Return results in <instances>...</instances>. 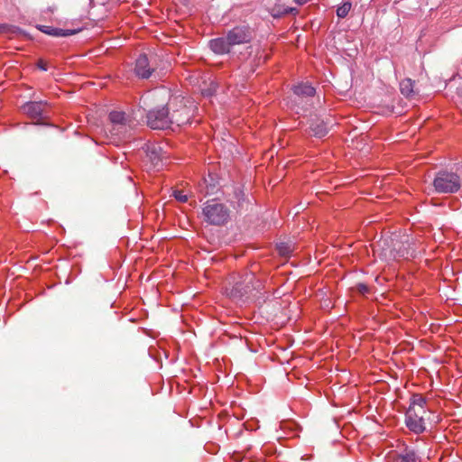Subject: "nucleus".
Instances as JSON below:
<instances>
[{
    "instance_id": "nucleus-1",
    "label": "nucleus",
    "mask_w": 462,
    "mask_h": 462,
    "mask_svg": "<svg viewBox=\"0 0 462 462\" xmlns=\"http://www.w3.org/2000/svg\"><path fill=\"white\" fill-rule=\"evenodd\" d=\"M169 106L171 108L172 125L178 126L189 123L195 109L193 101L180 96L171 97Z\"/></svg>"
},
{
    "instance_id": "nucleus-2",
    "label": "nucleus",
    "mask_w": 462,
    "mask_h": 462,
    "mask_svg": "<svg viewBox=\"0 0 462 462\" xmlns=\"http://www.w3.org/2000/svg\"><path fill=\"white\" fill-rule=\"evenodd\" d=\"M204 221L213 226H223L230 218V210L218 199H213L206 201L202 207Z\"/></svg>"
},
{
    "instance_id": "nucleus-3",
    "label": "nucleus",
    "mask_w": 462,
    "mask_h": 462,
    "mask_svg": "<svg viewBox=\"0 0 462 462\" xmlns=\"http://www.w3.org/2000/svg\"><path fill=\"white\" fill-rule=\"evenodd\" d=\"M433 185L439 193H455L461 187V180L457 173L442 171L436 175Z\"/></svg>"
},
{
    "instance_id": "nucleus-4",
    "label": "nucleus",
    "mask_w": 462,
    "mask_h": 462,
    "mask_svg": "<svg viewBox=\"0 0 462 462\" xmlns=\"http://www.w3.org/2000/svg\"><path fill=\"white\" fill-rule=\"evenodd\" d=\"M147 125L152 129H166L172 125L169 103L162 107L150 110L146 115Z\"/></svg>"
},
{
    "instance_id": "nucleus-5",
    "label": "nucleus",
    "mask_w": 462,
    "mask_h": 462,
    "mask_svg": "<svg viewBox=\"0 0 462 462\" xmlns=\"http://www.w3.org/2000/svg\"><path fill=\"white\" fill-rule=\"evenodd\" d=\"M409 237L406 236L405 241L396 242L393 249H383L381 253V257L385 260H399L401 258L408 259L414 256V250H411Z\"/></svg>"
},
{
    "instance_id": "nucleus-6",
    "label": "nucleus",
    "mask_w": 462,
    "mask_h": 462,
    "mask_svg": "<svg viewBox=\"0 0 462 462\" xmlns=\"http://www.w3.org/2000/svg\"><path fill=\"white\" fill-rule=\"evenodd\" d=\"M109 120L112 124L111 134L117 136H125L131 129V119L123 111H111Z\"/></svg>"
},
{
    "instance_id": "nucleus-7",
    "label": "nucleus",
    "mask_w": 462,
    "mask_h": 462,
    "mask_svg": "<svg viewBox=\"0 0 462 462\" xmlns=\"http://www.w3.org/2000/svg\"><path fill=\"white\" fill-rule=\"evenodd\" d=\"M254 278L253 273H246L243 281L236 282L231 289H226L227 295L234 300H241L252 290L256 289L252 284Z\"/></svg>"
},
{
    "instance_id": "nucleus-8",
    "label": "nucleus",
    "mask_w": 462,
    "mask_h": 462,
    "mask_svg": "<svg viewBox=\"0 0 462 462\" xmlns=\"http://www.w3.org/2000/svg\"><path fill=\"white\" fill-rule=\"evenodd\" d=\"M232 45L248 43L253 39V31L247 25L236 26L226 34Z\"/></svg>"
},
{
    "instance_id": "nucleus-9",
    "label": "nucleus",
    "mask_w": 462,
    "mask_h": 462,
    "mask_svg": "<svg viewBox=\"0 0 462 462\" xmlns=\"http://www.w3.org/2000/svg\"><path fill=\"white\" fill-rule=\"evenodd\" d=\"M424 413L417 411L414 407L408 408L405 414V423L410 430L416 434L422 433L425 430Z\"/></svg>"
},
{
    "instance_id": "nucleus-10",
    "label": "nucleus",
    "mask_w": 462,
    "mask_h": 462,
    "mask_svg": "<svg viewBox=\"0 0 462 462\" xmlns=\"http://www.w3.org/2000/svg\"><path fill=\"white\" fill-rule=\"evenodd\" d=\"M155 70L154 60H149L145 54H141L136 61L134 72L141 79H148Z\"/></svg>"
},
{
    "instance_id": "nucleus-11",
    "label": "nucleus",
    "mask_w": 462,
    "mask_h": 462,
    "mask_svg": "<svg viewBox=\"0 0 462 462\" xmlns=\"http://www.w3.org/2000/svg\"><path fill=\"white\" fill-rule=\"evenodd\" d=\"M208 46L210 50L217 55L227 54L232 49V45L226 35L210 40Z\"/></svg>"
},
{
    "instance_id": "nucleus-12",
    "label": "nucleus",
    "mask_w": 462,
    "mask_h": 462,
    "mask_svg": "<svg viewBox=\"0 0 462 462\" xmlns=\"http://www.w3.org/2000/svg\"><path fill=\"white\" fill-rule=\"evenodd\" d=\"M145 152L153 167L159 170L162 166V147L157 143H147L145 145Z\"/></svg>"
},
{
    "instance_id": "nucleus-13",
    "label": "nucleus",
    "mask_w": 462,
    "mask_h": 462,
    "mask_svg": "<svg viewBox=\"0 0 462 462\" xmlns=\"http://www.w3.org/2000/svg\"><path fill=\"white\" fill-rule=\"evenodd\" d=\"M47 106L46 102H28L23 106V110L33 119H41L43 114V108Z\"/></svg>"
},
{
    "instance_id": "nucleus-14",
    "label": "nucleus",
    "mask_w": 462,
    "mask_h": 462,
    "mask_svg": "<svg viewBox=\"0 0 462 462\" xmlns=\"http://www.w3.org/2000/svg\"><path fill=\"white\" fill-rule=\"evenodd\" d=\"M38 29L41 32H42L48 35L54 36V37H67V36L72 35L76 32V31H73V30H64V29L55 28V27H51V26H48V25H39Z\"/></svg>"
},
{
    "instance_id": "nucleus-15",
    "label": "nucleus",
    "mask_w": 462,
    "mask_h": 462,
    "mask_svg": "<svg viewBox=\"0 0 462 462\" xmlns=\"http://www.w3.org/2000/svg\"><path fill=\"white\" fill-rule=\"evenodd\" d=\"M310 129L312 134L319 138L325 136L328 132V123L319 119L312 121Z\"/></svg>"
},
{
    "instance_id": "nucleus-16",
    "label": "nucleus",
    "mask_w": 462,
    "mask_h": 462,
    "mask_svg": "<svg viewBox=\"0 0 462 462\" xmlns=\"http://www.w3.org/2000/svg\"><path fill=\"white\" fill-rule=\"evenodd\" d=\"M418 456L416 452L409 448H405L403 451L397 454L394 457V462H417Z\"/></svg>"
},
{
    "instance_id": "nucleus-17",
    "label": "nucleus",
    "mask_w": 462,
    "mask_h": 462,
    "mask_svg": "<svg viewBox=\"0 0 462 462\" xmlns=\"http://www.w3.org/2000/svg\"><path fill=\"white\" fill-rule=\"evenodd\" d=\"M293 92L299 97H311L315 95V88L307 83H301L294 87Z\"/></svg>"
},
{
    "instance_id": "nucleus-18",
    "label": "nucleus",
    "mask_w": 462,
    "mask_h": 462,
    "mask_svg": "<svg viewBox=\"0 0 462 462\" xmlns=\"http://www.w3.org/2000/svg\"><path fill=\"white\" fill-rule=\"evenodd\" d=\"M426 399L420 394H413L409 408L414 407L417 411L425 412Z\"/></svg>"
},
{
    "instance_id": "nucleus-19",
    "label": "nucleus",
    "mask_w": 462,
    "mask_h": 462,
    "mask_svg": "<svg viewBox=\"0 0 462 462\" xmlns=\"http://www.w3.org/2000/svg\"><path fill=\"white\" fill-rule=\"evenodd\" d=\"M413 85L414 82L410 79H403L400 84V88L402 94L406 97H409L413 92Z\"/></svg>"
},
{
    "instance_id": "nucleus-20",
    "label": "nucleus",
    "mask_w": 462,
    "mask_h": 462,
    "mask_svg": "<svg viewBox=\"0 0 462 462\" xmlns=\"http://www.w3.org/2000/svg\"><path fill=\"white\" fill-rule=\"evenodd\" d=\"M352 5L350 2H345L343 5L337 7V15L338 18H345L349 11L351 10Z\"/></svg>"
},
{
    "instance_id": "nucleus-21",
    "label": "nucleus",
    "mask_w": 462,
    "mask_h": 462,
    "mask_svg": "<svg viewBox=\"0 0 462 462\" xmlns=\"http://www.w3.org/2000/svg\"><path fill=\"white\" fill-rule=\"evenodd\" d=\"M215 186L213 184H208V180L205 179L202 183L199 184L200 192L204 193V196H208L214 193Z\"/></svg>"
},
{
    "instance_id": "nucleus-22",
    "label": "nucleus",
    "mask_w": 462,
    "mask_h": 462,
    "mask_svg": "<svg viewBox=\"0 0 462 462\" xmlns=\"http://www.w3.org/2000/svg\"><path fill=\"white\" fill-rule=\"evenodd\" d=\"M298 10L294 7H284L282 10L279 7L277 10V13L273 14V15L274 17H278L283 14H297Z\"/></svg>"
},
{
    "instance_id": "nucleus-23",
    "label": "nucleus",
    "mask_w": 462,
    "mask_h": 462,
    "mask_svg": "<svg viewBox=\"0 0 462 462\" xmlns=\"http://www.w3.org/2000/svg\"><path fill=\"white\" fill-rule=\"evenodd\" d=\"M217 90V84L213 81L210 82V86L208 88H201V94L204 97H211Z\"/></svg>"
},
{
    "instance_id": "nucleus-24",
    "label": "nucleus",
    "mask_w": 462,
    "mask_h": 462,
    "mask_svg": "<svg viewBox=\"0 0 462 462\" xmlns=\"http://www.w3.org/2000/svg\"><path fill=\"white\" fill-rule=\"evenodd\" d=\"M174 198L180 202H186L188 200V196L183 193L181 190H174L173 191Z\"/></svg>"
},
{
    "instance_id": "nucleus-25",
    "label": "nucleus",
    "mask_w": 462,
    "mask_h": 462,
    "mask_svg": "<svg viewBox=\"0 0 462 462\" xmlns=\"http://www.w3.org/2000/svg\"><path fill=\"white\" fill-rule=\"evenodd\" d=\"M356 289L363 295L369 292V288L367 287V285H365L364 283L357 284Z\"/></svg>"
},
{
    "instance_id": "nucleus-26",
    "label": "nucleus",
    "mask_w": 462,
    "mask_h": 462,
    "mask_svg": "<svg viewBox=\"0 0 462 462\" xmlns=\"http://www.w3.org/2000/svg\"><path fill=\"white\" fill-rule=\"evenodd\" d=\"M278 249H279V253L282 255H287L290 253V249L283 244L280 245L278 246Z\"/></svg>"
},
{
    "instance_id": "nucleus-27",
    "label": "nucleus",
    "mask_w": 462,
    "mask_h": 462,
    "mask_svg": "<svg viewBox=\"0 0 462 462\" xmlns=\"http://www.w3.org/2000/svg\"><path fill=\"white\" fill-rule=\"evenodd\" d=\"M382 244L385 245L386 240L380 241L376 245H374V251H378L383 245Z\"/></svg>"
},
{
    "instance_id": "nucleus-28",
    "label": "nucleus",
    "mask_w": 462,
    "mask_h": 462,
    "mask_svg": "<svg viewBox=\"0 0 462 462\" xmlns=\"http://www.w3.org/2000/svg\"><path fill=\"white\" fill-rule=\"evenodd\" d=\"M310 0H294V2L299 5H305L307 2H309Z\"/></svg>"
},
{
    "instance_id": "nucleus-29",
    "label": "nucleus",
    "mask_w": 462,
    "mask_h": 462,
    "mask_svg": "<svg viewBox=\"0 0 462 462\" xmlns=\"http://www.w3.org/2000/svg\"><path fill=\"white\" fill-rule=\"evenodd\" d=\"M40 68L43 70H47V68L44 65H40Z\"/></svg>"
},
{
    "instance_id": "nucleus-30",
    "label": "nucleus",
    "mask_w": 462,
    "mask_h": 462,
    "mask_svg": "<svg viewBox=\"0 0 462 462\" xmlns=\"http://www.w3.org/2000/svg\"><path fill=\"white\" fill-rule=\"evenodd\" d=\"M458 95L462 97V88L458 90Z\"/></svg>"
},
{
    "instance_id": "nucleus-31",
    "label": "nucleus",
    "mask_w": 462,
    "mask_h": 462,
    "mask_svg": "<svg viewBox=\"0 0 462 462\" xmlns=\"http://www.w3.org/2000/svg\"><path fill=\"white\" fill-rule=\"evenodd\" d=\"M247 49H250L251 50L250 53H252L254 46H249Z\"/></svg>"
}]
</instances>
